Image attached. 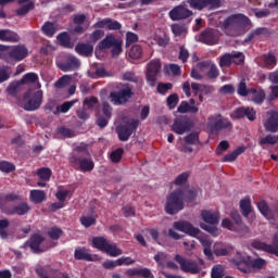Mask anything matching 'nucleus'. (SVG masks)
I'll return each mask as SVG.
<instances>
[{
	"label": "nucleus",
	"mask_w": 278,
	"mask_h": 278,
	"mask_svg": "<svg viewBox=\"0 0 278 278\" xmlns=\"http://www.w3.org/2000/svg\"><path fill=\"white\" fill-rule=\"evenodd\" d=\"M68 162L74 170H80V173H92L94 170V161H92L86 143H80L73 149Z\"/></svg>",
	"instance_id": "f257e3e1"
},
{
	"label": "nucleus",
	"mask_w": 278,
	"mask_h": 278,
	"mask_svg": "<svg viewBox=\"0 0 278 278\" xmlns=\"http://www.w3.org/2000/svg\"><path fill=\"white\" fill-rule=\"evenodd\" d=\"M14 201H21V195L14 192L0 198V210L5 216H25L31 212V206L27 202L12 204Z\"/></svg>",
	"instance_id": "f03ea898"
},
{
	"label": "nucleus",
	"mask_w": 278,
	"mask_h": 278,
	"mask_svg": "<svg viewBox=\"0 0 278 278\" xmlns=\"http://www.w3.org/2000/svg\"><path fill=\"white\" fill-rule=\"evenodd\" d=\"M249 23L251 20L242 13L230 15L223 23L224 31L226 36L236 38L245 27H249Z\"/></svg>",
	"instance_id": "7ed1b4c3"
},
{
	"label": "nucleus",
	"mask_w": 278,
	"mask_h": 278,
	"mask_svg": "<svg viewBox=\"0 0 278 278\" xmlns=\"http://www.w3.org/2000/svg\"><path fill=\"white\" fill-rule=\"evenodd\" d=\"M184 207V190L176 189L166 198L165 212L170 216H175V214H179Z\"/></svg>",
	"instance_id": "20e7f679"
},
{
	"label": "nucleus",
	"mask_w": 278,
	"mask_h": 278,
	"mask_svg": "<svg viewBox=\"0 0 278 278\" xmlns=\"http://www.w3.org/2000/svg\"><path fill=\"white\" fill-rule=\"evenodd\" d=\"M162 72V61L160 59L151 60L147 65L146 79L151 88L157 84V75Z\"/></svg>",
	"instance_id": "39448f33"
},
{
	"label": "nucleus",
	"mask_w": 278,
	"mask_h": 278,
	"mask_svg": "<svg viewBox=\"0 0 278 278\" xmlns=\"http://www.w3.org/2000/svg\"><path fill=\"white\" fill-rule=\"evenodd\" d=\"M174 260L177 262V264H179L180 270H182V273H190V275H199V273H201L199 263L192 258H188L181 254H176Z\"/></svg>",
	"instance_id": "423d86ee"
},
{
	"label": "nucleus",
	"mask_w": 278,
	"mask_h": 278,
	"mask_svg": "<svg viewBox=\"0 0 278 278\" xmlns=\"http://www.w3.org/2000/svg\"><path fill=\"white\" fill-rule=\"evenodd\" d=\"M43 93L42 90H38L34 92L30 97L29 93L24 94V110L26 112H36V110H40V105H42Z\"/></svg>",
	"instance_id": "0eeeda50"
},
{
	"label": "nucleus",
	"mask_w": 278,
	"mask_h": 278,
	"mask_svg": "<svg viewBox=\"0 0 278 278\" xmlns=\"http://www.w3.org/2000/svg\"><path fill=\"white\" fill-rule=\"evenodd\" d=\"M251 247L252 249H256V251H264L265 253H269L270 255H276V257H278V233L273 236L271 244L254 240L252 241Z\"/></svg>",
	"instance_id": "6e6552de"
},
{
	"label": "nucleus",
	"mask_w": 278,
	"mask_h": 278,
	"mask_svg": "<svg viewBox=\"0 0 278 278\" xmlns=\"http://www.w3.org/2000/svg\"><path fill=\"white\" fill-rule=\"evenodd\" d=\"M207 127L212 134L216 131H223V129H230L232 127L231 122L223 118V115L215 114L208 117Z\"/></svg>",
	"instance_id": "1a4fd4ad"
},
{
	"label": "nucleus",
	"mask_w": 278,
	"mask_h": 278,
	"mask_svg": "<svg viewBox=\"0 0 278 278\" xmlns=\"http://www.w3.org/2000/svg\"><path fill=\"white\" fill-rule=\"evenodd\" d=\"M192 129V121L186 115H179L174 119L172 131L178 136H184L187 131Z\"/></svg>",
	"instance_id": "9d476101"
},
{
	"label": "nucleus",
	"mask_w": 278,
	"mask_h": 278,
	"mask_svg": "<svg viewBox=\"0 0 278 278\" xmlns=\"http://www.w3.org/2000/svg\"><path fill=\"white\" fill-rule=\"evenodd\" d=\"M138 125H140V121L132 119L130 123L125 125H121L116 127V134L121 142H127L129 138H131V134L138 129Z\"/></svg>",
	"instance_id": "9b49d317"
},
{
	"label": "nucleus",
	"mask_w": 278,
	"mask_h": 278,
	"mask_svg": "<svg viewBox=\"0 0 278 278\" xmlns=\"http://www.w3.org/2000/svg\"><path fill=\"white\" fill-rule=\"evenodd\" d=\"M231 118L233 121H240L242 118H248L251 123L257 118V111L253 109V106H241L235 109V111L231 113Z\"/></svg>",
	"instance_id": "f8f14e48"
},
{
	"label": "nucleus",
	"mask_w": 278,
	"mask_h": 278,
	"mask_svg": "<svg viewBox=\"0 0 278 278\" xmlns=\"http://www.w3.org/2000/svg\"><path fill=\"white\" fill-rule=\"evenodd\" d=\"M27 47L23 45L14 46L8 52L7 64H13V62H23L28 55Z\"/></svg>",
	"instance_id": "ddd939ff"
},
{
	"label": "nucleus",
	"mask_w": 278,
	"mask_h": 278,
	"mask_svg": "<svg viewBox=\"0 0 278 278\" xmlns=\"http://www.w3.org/2000/svg\"><path fill=\"white\" fill-rule=\"evenodd\" d=\"M56 66L63 73H71L73 71H77V68L81 66V63L75 55L67 54L63 61H59L56 63Z\"/></svg>",
	"instance_id": "4468645a"
},
{
	"label": "nucleus",
	"mask_w": 278,
	"mask_h": 278,
	"mask_svg": "<svg viewBox=\"0 0 278 278\" xmlns=\"http://www.w3.org/2000/svg\"><path fill=\"white\" fill-rule=\"evenodd\" d=\"M111 101L114 103V105H125L131 97H134V92L131 91V88L126 87L121 89L119 91H113L110 93Z\"/></svg>",
	"instance_id": "2eb2a0df"
},
{
	"label": "nucleus",
	"mask_w": 278,
	"mask_h": 278,
	"mask_svg": "<svg viewBox=\"0 0 278 278\" xmlns=\"http://www.w3.org/2000/svg\"><path fill=\"white\" fill-rule=\"evenodd\" d=\"M190 8L192 10H205V8H210V10H218L220 8V0H187Z\"/></svg>",
	"instance_id": "dca6fc26"
},
{
	"label": "nucleus",
	"mask_w": 278,
	"mask_h": 278,
	"mask_svg": "<svg viewBox=\"0 0 278 278\" xmlns=\"http://www.w3.org/2000/svg\"><path fill=\"white\" fill-rule=\"evenodd\" d=\"M45 242V237H42L40 233H34L30 236L29 240L26 241L23 245L22 249H30L34 253H45V250L40 248V244Z\"/></svg>",
	"instance_id": "f3484780"
},
{
	"label": "nucleus",
	"mask_w": 278,
	"mask_h": 278,
	"mask_svg": "<svg viewBox=\"0 0 278 278\" xmlns=\"http://www.w3.org/2000/svg\"><path fill=\"white\" fill-rule=\"evenodd\" d=\"M219 39L220 36L218 35V30L213 28H206L199 35L200 42H203V45H208L210 47L218 45Z\"/></svg>",
	"instance_id": "a211bd4d"
},
{
	"label": "nucleus",
	"mask_w": 278,
	"mask_h": 278,
	"mask_svg": "<svg viewBox=\"0 0 278 278\" xmlns=\"http://www.w3.org/2000/svg\"><path fill=\"white\" fill-rule=\"evenodd\" d=\"M94 29H109V31H118L123 25L118 21L110 17L101 20L93 25Z\"/></svg>",
	"instance_id": "6ab92c4d"
},
{
	"label": "nucleus",
	"mask_w": 278,
	"mask_h": 278,
	"mask_svg": "<svg viewBox=\"0 0 278 278\" xmlns=\"http://www.w3.org/2000/svg\"><path fill=\"white\" fill-rule=\"evenodd\" d=\"M174 228H176L177 231H182L184 233H188V236H192V238H197V236L201 233V230L193 227L190 222H175Z\"/></svg>",
	"instance_id": "aec40b11"
},
{
	"label": "nucleus",
	"mask_w": 278,
	"mask_h": 278,
	"mask_svg": "<svg viewBox=\"0 0 278 278\" xmlns=\"http://www.w3.org/2000/svg\"><path fill=\"white\" fill-rule=\"evenodd\" d=\"M192 16V11L190 9H186L184 5L175 7L169 11V18L172 21H184L186 18H190Z\"/></svg>",
	"instance_id": "412c9836"
},
{
	"label": "nucleus",
	"mask_w": 278,
	"mask_h": 278,
	"mask_svg": "<svg viewBox=\"0 0 278 278\" xmlns=\"http://www.w3.org/2000/svg\"><path fill=\"white\" fill-rule=\"evenodd\" d=\"M197 68H199V71L210 68L206 73L208 79H217V77L220 75V71H218L216 64L212 63L211 61H202L197 63Z\"/></svg>",
	"instance_id": "4be33fe9"
},
{
	"label": "nucleus",
	"mask_w": 278,
	"mask_h": 278,
	"mask_svg": "<svg viewBox=\"0 0 278 278\" xmlns=\"http://www.w3.org/2000/svg\"><path fill=\"white\" fill-rule=\"evenodd\" d=\"M233 262L241 273H251V256L238 253Z\"/></svg>",
	"instance_id": "5701e85b"
},
{
	"label": "nucleus",
	"mask_w": 278,
	"mask_h": 278,
	"mask_svg": "<svg viewBox=\"0 0 278 278\" xmlns=\"http://www.w3.org/2000/svg\"><path fill=\"white\" fill-rule=\"evenodd\" d=\"M265 131L270 134H276L278 131V111H270L268 113V118L264 123Z\"/></svg>",
	"instance_id": "b1692460"
},
{
	"label": "nucleus",
	"mask_w": 278,
	"mask_h": 278,
	"mask_svg": "<svg viewBox=\"0 0 278 278\" xmlns=\"http://www.w3.org/2000/svg\"><path fill=\"white\" fill-rule=\"evenodd\" d=\"M1 42H20L21 36L11 29H0Z\"/></svg>",
	"instance_id": "393cba45"
},
{
	"label": "nucleus",
	"mask_w": 278,
	"mask_h": 278,
	"mask_svg": "<svg viewBox=\"0 0 278 278\" xmlns=\"http://www.w3.org/2000/svg\"><path fill=\"white\" fill-rule=\"evenodd\" d=\"M257 210L264 216L267 218V220H275V212H273V208L268 206V203H266V200H261L257 202Z\"/></svg>",
	"instance_id": "a878e982"
},
{
	"label": "nucleus",
	"mask_w": 278,
	"mask_h": 278,
	"mask_svg": "<svg viewBox=\"0 0 278 278\" xmlns=\"http://www.w3.org/2000/svg\"><path fill=\"white\" fill-rule=\"evenodd\" d=\"M18 5H22L16 10L17 16H25V14H29L30 10L36 8V4L31 0H17Z\"/></svg>",
	"instance_id": "bb28decb"
},
{
	"label": "nucleus",
	"mask_w": 278,
	"mask_h": 278,
	"mask_svg": "<svg viewBox=\"0 0 278 278\" xmlns=\"http://www.w3.org/2000/svg\"><path fill=\"white\" fill-rule=\"evenodd\" d=\"M75 51L76 53H78V55H83L84 58H90V55H92L94 51V47H92V45L90 43L79 42L76 45Z\"/></svg>",
	"instance_id": "cd10ccee"
},
{
	"label": "nucleus",
	"mask_w": 278,
	"mask_h": 278,
	"mask_svg": "<svg viewBox=\"0 0 278 278\" xmlns=\"http://www.w3.org/2000/svg\"><path fill=\"white\" fill-rule=\"evenodd\" d=\"M75 260H83L84 262H94V256L86 248H77L74 252Z\"/></svg>",
	"instance_id": "c85d7f7f"
},
{
	"label": "nucleus",
	"mask_w": 278,
	"mask_h": 278,
	"mask_svg": "<svg viewBox=\"0 0 278 278\" xmlns=\"http://www.w3.org/2000/svg\"><path fill=\"white\" fill-rule=\"evenodd\" d=\"M201 216L206 225H218V222L220 220V215H218V213H211L210 211H202Z\"/></svg>",
	"instance_id": "c756f323"
},
{
	"label": "nucleus",
	"mask_w": 278,
	"mask_h": 278,
	"mask_svg": "<svg viewBox=\"0 0 278 278\" xmlns=\"http://www.w3.org/2000/svg\"><path fill=\"white\" fill-rule=\"evenodd\" d=\"M108 244H110V241H108L105 237H93L91 240V247L98 251H101L102 253H105Z\"/></svg>",
	"instance_id": "7c9ffc66"
},
{
	"label": "nucleus",
	"mask_w": 278,
	"mask_h": 278,
	"mask_svg": "<svg viewBox=\"0 0 278 278\" xmlns=\"http://www.w3.org/2000/svg\"><path fill=\"white\" fill-rule=\"evenodd\" d=\"M177 112L179 114H197L199 113V106L190 105L188 101L180 102Z\"/></svg>",
	"instance_id": "2f4dec72"
},
{
	"label": "nucleus",
	"mask_w": 278,
	"mask_h": 278,
	"mask_svg": "<svg viewBox=\"0 0 278 278\" xmlns=\"http://www.w3.org/2000/svg\"><path fill=\"white\" fill-rule=\"evenodd\" d=\"M56 31L58 26H55V23L53 22H45L41 26V33L43 34V36H47V38H53Z\"/></svg>",
	"instance_id": "473e14b6"
},
{
	"label": "nucleus",
	"mask_w": 278,
	"mask_h": 278,
	"mask_svg": "<svg viewBox=\"0 0 278 278\" xmlns=\"http://www.w3.org/2000/svg\"><path fill=\"white\" fill-rule=\"evenodd\" d=\"M250 94H252V101L256 103V105H262L266 99V91L264 90L250 88Z\"/></svg>",
	"instance_id": "72a5a7b5"
},
{
	"label": "nucleus",
	"mask_w": 278,
	"mask_h": 278,
	"mask_svg": "<svg viewBox=\"0 0 278 278\" xmlns=\"http://www.w3.org/2000/svg\"><path fill=\"white\" fill-rule=\"evenodd\" d=\"M239 207L241 210L242 216H244V218H248L251 212H253V206L251 205V198L240 200Z\"/></svg>",
	"instance_id": "f704fd0d"
},
{
	"label": "nucleus",
	"mask_w": 278,
	"mask_h": 278,
	"mask_svg": "<svg viewBox=\"0 0 278 278\" xmlns=\"http://www.w3.org/2000/svg\"><path fill=\"white\" fill-rule=\"evenodd\" d=\"M56 40L64 49H73V42H71V35H68V33L63 31L59 34Z\"/></svg>",
	"instance_id": "c9c22d12"
},
{
	"label": "nucleus",
	"mask_w": 278,
	"mask_h": 278,
	"mask_svg": "<svg viewBox=\"0 0 278 278\" xmlns=\"http://www.w3.org/2000/svg\"><path fill=\"white\" fill-rule=\"evenodd\" d=\"M104 253H106V255H110V257H118V255H123V250L118 248L116 243H112L109 241Z\"/></svg>",
	"instance_id": "e433bc0d"
},
{
	"label": "nucleus",
	"mask_w": 278,
	"mask_h": 278,
	"mask_svg": "<svg viewBox=\"0 0 278 278\" xmlns=\"http://www.w3.org/2000/svg\"><path fill=\"white\" fill-rule=\"evenodd\" d=\"M118 39L114 35H106V37L99 43V49H112Z\"/></svg>",
	"instance_id": "4c0bfd02"
},
{
	"label": "nucleus",
	"mask_w": 278,
	"mask_h": 278,
	"mask_svg": "<svg viewBox=\"0 0 278 278\" xmlns=\"http://www.w3.org/2000/svg\"><path fill=\"white\" fill-rule=\"evenodd\" d=\"M47 199V194L42 190H31L30 191V201L33 203H42Z\"/></svg>",
	"instance_id": "58836bf2"
},
{
	"label": "nucleus",
	"mask_w": 278,
	"mask_h": 278,
	"mask_svg": "<svg viewBox=\"0 0 278 278\" xmlns=\"http://www.w3.org/2000/svg\"><path fill=\"white\" fill-rule=\"evenodd\" d=\"M10 227V219L3 218L0 219V238L1 240H8V228Z\"/></svg>",
	"instance_id": "ea45409f"
},
{
	"label": "nucleus",
	"mask_w": 278,
	"mask_h": 278,
	"mask_svg": "<svg viewBox=\"0 0 278 278\" xmlns=\"http://www.w3.org/2000/svg\"><path fill=\"white\" fill-rule=\"evenodd\" d=\"M263 62L266 68H275V66H277V58L273 53L264 54Z\"/></svg>",
	"instance_id": "a19ab883"
},
{
	"label": "nucleus",
	"mask_w": 278,
	"mask_h": 278,
	"mask_svg": "<svg viewBox=\"0 0 278 278\" xmlns=\"http://www.w3.org/2000/svg\"><path fill=\"white\" fill-rule=\"evenodd\" d=\"M128 55L131 60H140V58H142V47L140 45H134L130 48Z\"/></svg>",
	"instance_id": "79ce46f5"
},
{
	"label": "nucleus",
	"mask_w": 278,
	"mask_h": 278,
	"mask_svg": "<svg viewBox=\"0 0 278 278\" xmlns=\"http://www.w3.org/2000/svg\"><path fill=\"white\" fill-rule=\"evenodd\" d=\"M268 34H270V31L266 27L256 28L252 34L248 36L245 42L251 41L253 38H255V36H268Z\"/></svg>",
	"instance_id": "37998d69"
},
{
	"label": "nucleus",
	"mask_w": 278,
	"mask_h": 278,
	"mask_svg": "<svg viewBox=\"0 0 278 278\" xmlns=\"http://www.w3.org/2000/svg\"><path fill=\"white\" fill-rule=\"evenodd\" d=\"M37 175L41 181H49V179H51L52 172L49 167H41L37 170Z\"/></svg>",
	"instance_id": "c03bdc74"
},
{
	"label": "nucleus",
	"mask_w": 278,
	"mask_h": 278,
	"mask_svg": "<svg viewBox=\"0 0 278 278\" xmlns=\"http://www.w3.org/2000/svg\"><path fill=\"white\" fill-rule=\"evenodd\" d=\"M237 92L239 97H249L251 94V89L247 88V80L242 79L239 83Z\"/></svg>",
	"instance_id": "a18cd8bd"
},
{
	"label": "nucleus",
	"mask_w": 278,
	"mask_h": 278,
	"mask_svg": "<svg viewBox=\"0 0 278 278\" xmlns=\"http://www.w3.org/2000/svg\"><path fill=\"white\" fill-rule=\"evenodd\" d=\"M167 108L169 110H175L177 103H179V96L177 93H172L166 99Z\"/></svg>",
	"instance_id": "49530a36"
},
{
	"label": "nucleus",
	"mask_w": 278,
	"mask_h": 278,
	"mask_svg": "<svg viewBox=\"0 0 278 278\" xmlns=\"http://www.w3.org/2000/svg\"><path fill=\"white\" fill-rule=\"evenodd\" d=\"M123 153H125V150L123 148H117L113 152H111V162L113 164H118L121 160H123Z\"/></svg>",
	"instance_id": "de8ad7c7"
},
{
	"label": "nucleus",
	"mask_w": 278,
	"mask_h": 278,
	"mask_svg": "<svg viewBox=\"0 0 278 278\" xmlns=\"http://www.w3.org/2000/svg\"><path fill=\"white\" fill-rule=\"evenodd\" d=\"M184 140L186 144H201V140H199V132H190Z\"/></svg>",
	"instance_id": "09e8293b"
},
{
	"label": "nucleus",
	"mask_w": 278,
	"mask_h": 278,
	"mask_svg": "<svg viewBox=\"0 0 278 278\" xmlns=\"http://www.w3.org/2000/svg\"><path fill=\"white\" fill-rule=\"evenodd\" d=\"M231 60H232V64H237V66H240L244 64V53L232 51Z\"/></svg>",
	"instance_id": "8fccbe9b"
},
{
	"label": "nucleus",
	"mask_w": 278,
	"mask_h": 278,
	"mask_svg": "<svg viewBox=\"0 0 278 278\" xmlns=\"http://www.w3.org/2000/svg\"><path fill=\"white\" fill-rule=\"evenodd\" d=\"M197 189H188L186 192H184L182 201H186L187 203H192L194 199H197Z\"/></svg>",
	"instance_id": "3c124183"
},
{
	"label": "nucleus",
	"mask_w": 278,
	"mask_h": 278,
	"mask_svg": "<svg viewBox=\"0 0 278 278\" xmlns=\"http://www.w3.org/2000/svg\"><path fill=\"white\" fill-rule=\"evenodd\" d=\"M231 64H232L231 53H225L220 56V60H219L220 68H225V66L229 68Z\"/></svg>",
	"instance_id": "603ef678"
},
{
	"label": "nucleus",
	"mask_w": 278,
	"mask_h": 278,
	"mask_svg": "<svg viewBox=\"0 0 278 278\" xmlns=\"http://www.w3.org/2000/svg\"><path fill=\"white\" fill-rule=\"evenodd\" d=\"M0 170L2 173H14V170H16V166L8 161H1Z\"/></svg>",
	"instance_id": "864d4df0"
},
{
	"label": "nucleus",
	"mask_w": 278,
	"mask_h": 278,
	"mask_svg": "<svg viewBox=\"0 0 278 278\" xmlns=\"http://www.w3.org/2000/svg\"><path fill=\"white\" fill-rule=\"evenodd\" d=\"M201 229L204 231H207V233H211V236H218V227L216 225L212 224H200Z\"/></svg>",
	"instance_id": "5fc2aeb1"
},
{
	"label": "nucleus",
	"mask_w": 278,
	"mask_h": 278,
	"mask_svg": "<svg viewBox=\"0 0 278 278\" xmlns=\"http://www.w3.org/2000/svg\"><path fill=\"white\" fill-rule=\"evenodd\" d=\"M264 266H266V260L262 257L251 260L250 256V268H257L260 270L264 268Z\"/></svg>",
	"instance_id": "6e6d98bb"
},
{
	"label": "nucleus",
	"mask_w": 278,
	"mask_h": 278,
	"mask_svg": "<svg viewBox=\"0 0 278 278\" xmlns=\"http://www.w3.org/2000/svg\"><path fill=\"white\" fill-rule=\"evenodd\" d=\"M38 81V74L36 73H27L21 79L22 84H36Z\"/></svg>",
	"instance_id": "4d7b16f0"
},
{
	"label": "nucleus",
	"mask_w": 278,
	"mask_h": 278,
	"mask_svg": "<svg viewBox=\"0 0 278 278\" xmlns=\"http://www.w3.org/2000/svg\"><path fill=\"white\" fill-rule=\"evenodd\" d=\"M80 225H83V227H86V228L92 227V225H97V218L92 216H81Z\"/></svg>",
	"instance_id": "13d9d810"
},
{
	"label": "nucleus",
	"mask_w": 278,
	"mask_h": 278,
	"mask_svg": "<svg viewBox=\"0 0 278 278\" xmlns=\"http://www.w3.org/2000/svg\"><path fill=\"white\" fill-rule=\"evenodd\" d=\"M189 177H190V173L188 172L181 173L174 180L175 186H184V184L188 181Z\"/></svg>",
	"instance_id": "bf43d9fd"
},
{
	"label": "nucleus",
	"mask_w": 278,
	"mask_h": 278,
	"mask_svg": "<svg viewBox=\"0 0 278 278\" xmlns=\"http://www.w3.org/2000/svg\"><path fill=\"white\" fill-rule=\"evenodd\" d=\"M62 233H63L62 229L58 227H52L48 231V236L49 238H51V240H60V238L62 237Z\"/></svg>",
	"instance_id": "052dcab7"
},
{
	"label": "nucleus",
	"mask_w": 278,
	"mask_h": 278,
	"mask_svg": "<svg viewBox=\"0 0 278 278\" xmlns=\"http://www.w3.org/2000/svg\"><path fill=\"white\" fill-rule=\"evenodd\" d=\"M117 266H131V264H136V260L129 256H122L116 260Z\"/></svg>",
	"instance_id": "680f3d73"
},
{
	"label": "nucleus",
	"mask_w": 278,
	"mask_h": 278,
	"mask_svg": "<svg viewBox=\"0 0 278 278\" xmlns=\"http://www.w3.org/2000/svg\"><path fill=\"white\" fill-rule=\"evenodd\" d=\"M159 94H166L167 90H173V84L170 83H160L156 87Z\"/></svg>",
	"instance_id": "e2e57ef3"
},
{
	"label": "nucleus",
	"mask_w": 278,
	"mask_h": 278,
	"mask_svg": "<svg viewBox=\"0 0 278 278\" xmlns=\"http://www.w3.org/2000/svg\"><path fill=\"white\" fill-rule=\"evenodd\" d=\"M189 58H190V52L188 51V49H186L185 46H180L178 59L181 60L182 64H186Z\"/></svg>",
	"instance_id": "0e129e2a"
},
{
	"label": "nucleus",
	"mask_w": 278,
	"mask_h": 278,
	"mask_svg": "<svg viewBox=\"0 0 278 278\" xmlns=\"http://www.w3.org/2000/svg\"><path fill=\"white\" fill-rule=\"evenodd\" d=\"M228 150H229V141L223 140L219 142V144L216 148V154L223 155V153H225V151H228Z\"/></svg>",
	"instance_id": "69168bd1"
},
{
	"label": "nucleus",
	"mask_w": 278,
	"mask_h": 278,
	"mask_svg": "<svg viewBox=\"0 0 278 278\" xmlns=\"http://www.w3.org/2000/svg\"><path fill=\"white\" fill-rule=\"evenodd\" d=\"M172 31L174 36H181L186 31V25L184 24H173Z\"/></svg>",
	"instance_id": "338daca9"
},
{
	"label": "nucleus",
	"mask_w": 278,
	"mask_h": 278,
	"mask_svg": "<svg viewBox=\"0 0 278 278\" xmlns=\"http://www.w3.org/2000/svg\"><path fill=\"white\" fill-rule=\"evenodd\" d=\"M260 144H277V137L273 135H267L260 140Z\"/></svg>",
	"instance_id": "774afa93"
}]
</instances>
